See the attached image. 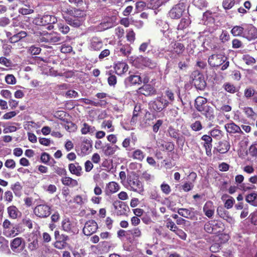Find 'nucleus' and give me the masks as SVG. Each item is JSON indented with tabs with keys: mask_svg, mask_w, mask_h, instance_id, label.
Instances as JSON below:
<instances>
[{
	"mask_svg": "<svg viewBox=\"0 0 257 257\" xmlns=\"http://www.w3.org/2000/svg\"><path fill=\"white\" fill-rule=\"evenodd\" d=\"M201 140L204 142L203 145L205 149L206 155L208 156H211L212 147L211 137L210 136L204 135L201 137Z\"/></svg>",
	"mask_w": 257,
	"mask_h": 257,
	"instance_id": "obj_14",
	"label": "nucleus"
},
{
	"mask_svg": "<svg viewBox=\"0 0 257 257\" xmlns=\"http://www.w3.org/2000/svg\"><path fill=\"white\" fill-rule=\"evenodd\" d=\"M5 81L8 84L14 85L16 83L17 80L13 74H8L5 77Z\"/></svg>",
	"mask_w": 257,
	"mask_h": 257,
	"instance_id": "obj_50",
	"label": "nucleus"
},
{
	"mask_svg": "<svg viewBox=\"0 0 257 257\" xmlns=\"http://www.w3.org/2000/svg\"><path fill=\"white\" fill-rule=\"evenodd\" d=\"M192 4L200 9L206 8L207 6V3L205 0H193Z\"/></svg>",
	"mask_w": 257,
	"mask_h": 257,
	"instance_id": "obj_42",
	"label": "nucleus"
},
{
	"mask_svg": "<svg viewBox=\"0 0 257 257\" xmlns=\"http://www.w3.org/2000/svg\"><path fill=\"white\" fill-rule=\"evenodd\" d=\"M242 37L249 41L257 38V29L252 25H244Z\"/></svg>",
	"mask_w": 257,
	"mask_h": 257,
	"instance_id": "obj_9",
	"label": "nucleus"
},
{
	"mask_svg": "<svg viewBox=\"0 0 257 257\" xmlns=\"http://www.w3.org/2000/svg\"><path fill=\"white\" fill-rule=\"evenodd\" d=\"M113 67L115 73L120 75L127 71L128 66L125 62L118 61L114 64Z\"/></svg>",
	"mask_w": 257,
	"mask_h": 257,
	"instance_id": "obj_16",
	"label": "nucleus"
},
{
	"mask_svg": "<svg viewBox=\"0 0 257 257\" xmlns=\"http://www.w3.org/2000/svg\"><path fill=\"white\" fill-rule=\"evenodd\" d=\"M41 48L35 46H32L29 48V51L32 55H38L41 52Z\"/></svg>",
	"mask_w": 257,
	"mask_h": 257,
	"instance_id": "obj_64",
	"label": "nucleus"
},
{
	"mask_svg": "<svg viewBox=\"0 0 257 257\" xmlns=\"http://www.w3.org/2000/svg\"><path fill=\"white\" fill-rule=\"evenodd\" d=\"M28 249L33 251L36 250L38 247V241L37 239L33 240L28 244Z\"/></svg>",
	"mask_w": 257,
	"mask_h": 257,
	"instance_id": "obj_62",
	"label": "nucleus"
},
{
	"mask_svg": "<svg viewBox=\"0 0 257 257\" xmlns=\"http://www.w3.org/2000/svg\"><path fill=\"white\" fill-rule=\"evenodd\" d=\"M242 59L247 65H252L255 63V59L247 54L243 55Z\"/></svg>",
	"mask_w": 257,
	"mask_h": 257,
	"instance_id": "obj_46",
	"label": "nucleus"
},
{
	"mask_svg": "<svg viewBox=\"0 0 257 257\" xmlns=\"http://www.w3.org/2000/svg\"><path fill=\"white\" fill-rule=\"evenodd\" d=\"M130 231L135 238L136 237H140L142 236L141 230L138 227L135 228Z\"/></svg>",
	"mask_w": 257,
	"mask_h": 257,
	"instance_id": "obj_60",
	"label": "nucleus"
},
{
	"mask_svg": "<svg viewBox=\"0 0 257 257\" xmlns=\"http://www.w3.org/2000/svg\"><path fill=\"white\" fill-rule=\"evenodd\" d=\"M201 112L203 114L205 115V116L207 118H208L209 119H212L214 117L212 110L209 109L208 107H205V111Z\"/></svg>",
	"mask_w": 257,
	"mask_h": 257,
	"instance_id": "obj_61",
	"label": "nucleus"
},
{
	"mask_svg": "<svg viewBox=\"0 0 257 257\" xmlns=\"http://www.w3.org/2000/svg\"><path fill=\"white\" fill-rule=\"evenodd\" d=\"M127 40L130 43H133L135 40V33L132 30H129L126 34Z\"/></svg>",
	"mask_w": 257,
	"mask_h": 257,
	"instance_id": "obj_57",
	"label": "nucleus"
},
{
	"mask_svg": "<svg viewBox=\"0 0 257 257\" xmlns=\"http://www.w3.org/2000/svg\"><path fill=\"white\" fill-rule=\"evenodd\" d=\"M27 34L24 31H21L20 32L14 35L10 38V41L12 43H16L20 41L21 39L26 37Z\"/></svg>",
	"mask_w": 257,
	"mask_h": 257,
	"instance_id": "obj_32",
	"label": "nucleus"
},
{
	"mask_svg": "<svg viewBox=\"0 0 257 257\" xmlns=\"http://www.w3.org/2000/svg\"><path fill=\"white\" fill-rule=\"evenodd\" d=\"M223 87L226 91L230 93H234L237 91V88L230 83H225L223 85Z\"/></svg>",
	"mask_w": 257,
	"mask_h": 257,
	"instance_id": "obj_44",
	"label": "nucleus"
},
{
	"mask_svg": "<svg viewBox=\"0 0 257 257\" xmlns=\"http://www.w3.org/2000/svg\"><path fill=\"white\" fill-rule=\"evenodd\" d=\"M20 232L21 231L19 227L17 225H14L8 229L4 230V235L8 237H14L19 234Z\"/></svg>",
	"mask_w": 257,
	"mask_h": 257,
	"instance_id": "obj_23",
	"label": "nucleus"
},
{
	"mask_svg": "<svg viewBox=\"0 0 257 257\" xmlns=\"http://www.w3.org/2000/svg\"><path fill=\"white\" fill-rule=\"evenodd\" d=\"M192 83L196 88L200 90L203 89L206 86L203 75L198 72H195L192 74Z\"/></svg>",
	"mask_w": 257,
	"mask_h": 257,
	"instance_id": "obj_10",
	"label": "nucleus"
},
{
	"mask_svg": "<svg viewBox=\"0 0 257 257\" xmlns=\"http://www.w3.org/2000/svg\"><path fill=\"white\" fill-rule=\"evenodd\" d=\"M249 154L252 157L257 156V143H255L250 146L249 149Z\"/></svg>",
	"mask_w": 257,
	"mask_h": 257,
	"instance_id": "obj_56",
	"label": "nucleus"
},
{
	"mask_svg": "<svg viewBox=\"0 0 257 257\" xmlns=\"http://www.w3.org/2000/svg\"><path fill=\"white\" fill-rule=\"evenodd\" d=\"M209 64L212 67H219L221 66L222 70H226L229 66V62L227 58L222 54H213L210 56L208 59Z\"/></svg>",
	"mask_w": 257,
	"mask_h": 257,
	"instance_id": "obj_2",
	"label": "nucleus"
},
{
	"mask_svg": "<svg viewBox=\"0 0 257 257\" xmlns=\"http://www.w3.org/2000/svg\"><path fill=\"white\" fill-rule=\"evenodd\" d=\"M102 127L107 128L108 132H113L114 131V127L112 125V121L110 120H104L102 123Z\"/></svg>",
	"mask_w": 257,
	"mask_h": 257,
	"instance_id": "obj_43",
	"label": "nucleus"
},
{
	"mask_svg": "<svg viewBox=\"0 0 257 257\" xmlns=\"http://www.w3.org/2000/svg\"><path fill=\"white\" fill-rule=\"evenodd\" d=\"M204 230L209 233H217L223 230L222 223L215 220H211L205 223Z\"/></svg>",
	"mask_w": 257,
	"mask_h": 257,
	"instance_id": "obj_5",
	"label": "nucleus"
},
{
	"mask_svg": "<svg viewBox=\"0 0 257 257\" xmlns=\"http://www.w3.org/2000/svg\"><path fill=\"white\" fill-rule=\"evenodd\" d=\"M201 23L204 25L207 26L208 30L211 31L215 29L214 19L212 16V13L209 11H206L203 14L201 20Z\"/></svg>",
	"mask_w": 257,
	"mask_h": 257,
	"instance_id": "obj_12",
	"label": "nucleus"
},
{
	"mask_svg": "<svg viewBox=\"0 0 257 257\" xmlns=\"http://www.w3.org/2000/svg\"><path fill=\"white\" fill-rule=\"evenodd\" d=\"M139 93L145 96H149L154 93V87L150 84H144L138 90Z\"/></svg>",
	"mask_w": 257,
	"mask_h": 257,
	"instance_id": "obj_24",
	"label": "nucleus"
},
{
	"mask_svg": "<svg viewBox=\"0 0 257 257\" xmlns=\"http://www.w3.org/2000/svg\"><path fill=\"white\" fill-rule=\"evenodd\" d=\"M169 102L163 97H158L155 100L149 103L150 107L157 112H161L166 108Z\"/></svg>",
	"mask_w": 257,
	"mask_h": 257,
	"instance_id": "obj_4",
	"label": "nucleus"
},
{
	"mask_svg": "<svg viewBox=\"0 0 257 257\" xmlns=\"http://www.w3.org/2000/svg\"><path fill=\"white\" fill-rule=\"evenodd\" d=\"M69 170L70 172L77 176L81 175L82 168L78 163H71L69 165Z\"/></svg>",
	"mask_w": 257,
	"mask_h": 257,
	"instance_id": "obj_28",
	"label": "nucleus"
},
{
	"mask_svg": "<svg viewBox=\"0 0 257 257\" xmlns=\"http://www.w3.org/2000/svg\"><path fill=\"white\" fill-rule=\"evenodd\" d=\"M243 111L248 117L254 119L256 117V113L251 107H247L243 109Z\"/></svg>",
	"mask_w": 257,
	"mask_h": 257,
	"instance_id": "obj_45",
	"label": "nucleus"
},
{
	"mask_svg": "<svg viewBox=\"0 0 257 257\" xmlns=\"http://www.w3.org/2000/svg\"><path fill=\"white\" fill-rule=\"evenodd\" d=\"M61 226L63 230L68 233L76 234L78 233L77 223L72 219L68 217L64 218L61 222Z\"/></svg>",
	"mask_w": 257,
	"mask_h": 257,
	"instance_id": "obj_3",
	"label": "nucleus"
},
{
	"mask_svg": "<svg viewBox=\"0 0 257 257\" xmlns=\"http://www.w3.org/2000/svg\"><path fill=\"white\" fill-rule=\"evenodd\" d=\"M126 180V183L124 184V186L128 190L139 194H142L144 192V185L135 174L131 173L128 175Z\"/></svg>",
	"mask_w": 257,
	"mask_h": 257,
	"instance_id": "obj_1",
	"label": "nucleus"
},
{
	"mask_svg": "<svg viewBox=\"0 0 257 257\" xmlns=\"http://www.w3.org/2000/svg\"><path fill=\"white\" fill-rule=\"evenodd\" d=\"M19 13L23 15H26L33 13L34 10L30 8H21L19 9Z\"/></svg>",
	"mask_w": 257,
	"mask_h": 257,
	"instance_id": "obj_63",
	"label": "nucleus"
},
{
	"mask_svg": "<svg viewBox=\"0 0 257 257\" xmlns=\"http://www.w3.org/2000/svg\"><path fill=\"white\" fill-rule=\"evenodd\" d=\"M224 126L227 132L230 134L240 133L242 132L240 127L233 122L227 123Z\"/></svg>",
	"mask_w": 257,
	"mask_h": 257,
	"instance_id": "obj_27",
	"label": "nucleus"
},
{
	"mask_svg": "<svg viewBox=\"0 0 257 257\" xmlns=\"http://www.w3.org/2000/svg\"><path fill=\"white\" fill-rule=\"evenodd\" d=\"M217 212L218 215L224 219H226L228 221H231L232 220V218L231 217H229L227 213V211H225L223 208L222 207H218L217 209Z\"/></svg>",
	"mask_w": 257,
	"mask_h": 257,
	"instance_id": "obj_36",
	"label": "nucleus"
},
{
	"mask_svg": "<svg viewBox=\"0 0 257 257\" xmlns=\"http://www.w3.org/2000/svg\"><path fill=\"white\" fill-rule=\"evenodd\" d=\"M142 82L141 77L137 75H131L125 78L124 83L126 86H132L136 84H140Z\"/></svg>",
	"mask_w": 257,
	"mask_h": 257,
	"instance_id": "obj_17",
	"label": "nucleus"
},
{
	"mask_svg": "<svg viewBox=\"0 0 257 257\" xmlns=\"http://www.w3.org/2000/svg\"><path fill=\"white\" fill-rule=\"evenodd\" d=\"M119 189L120 186L118 183L111 181L106 184L104 191L106 196H110L117 192Z\"/></svg>",
	"mask_w": 257,
	"mask_h": 257,
	"instance_id": "obj_13",
	"label": "nucleus"
},
{
	"mask_svg": "<svg viewBox=\"0 0 257 257\" xmlns=\"http://www.w3.org/2000/svg\"><path fill=\"white\" fill-rule=\"evenodd\" d=\"M103 46L102 41L98 38L93 37L90 41L89 48L91 50L98 51Z\"/></svg>",
	"mask_w": 257,
	"mask_h": 257,
	"instance_id": "obj_18",
	"label": "nucleus"
},
{
	"mask_svg": "<svg viewBox=\"0 0 257 257\" xmlns=\"http://www.w3.org/2000/svg\"><path fill=\"white\" fill-rule=\"evenodd\" d=\"M19 111H12L8 112L6 113L2 117L3 119H10L12 118L15 117L18 113Z\"/></svg>",
	"mask_w": 257,
	"mask_h": 257,
	"instance_id": "obj_53",
	"label": "nucleus"
},
{
	"mask_svg": "<svg viewBox=\"0 0 257 257\" xmlns=\"http://www.w3.org/2000/svg\"><path fill=\"white\" fill-rule=\"evenodd\" d=\"M53 164L51 162L49 163V165L53 167V170L58 175L60 176L65 175L66 174V170L63 168H60L58 167L57 166H55L54 165V163H56L54 159H52Z\"/></svg>",
	"mask_w": 257,
	"mask_h": 257,
	"instance_id": "obj_34",
	"label": "nucleus"
},
{
	"mask_svg": "<svg viewBox=\"0 0 257 257\" xmlns=\"http://www.w3.org/2000/svg\"><path fill=\"white\" fill-rule=\"evenodd\" d=\"M62 183L65 186L74 187L78 185V182L76 180L69 177H65L61 179Z\"/></svg>",
	"mask_w": 257,
	"mask_h": 257,
	"instance_id": "obj_30",
	"label": "nucleus"
},
{
	"mask_svg": "<svg viewBox=\"0 0 257 257\" xmlns=\"http://www.w3.org/2000/svg\"><path fill=\"white\" fill-rule=\"evenodd\" d=\"M230 39V36L228 33L226 31H223L220 35V40L222 42L225 43L228 41Z\"/></svg>",
	"mask_w": 257,
	"mask_h": 257,
	"instance_id": "obj_58",
	"label": "nucleus"
},
{
	"mask_svg": "<svg viewBox=\"0 0 257 257\" xmlns=\"http://www.w3.org/2000/svg\"><path fill=\"white\" fill-rule=\"evenodd\" d=\"M137 61L142 65L151 69L156 66V62L148 57L140 56L137 58Z\"/></svg>",
	"mask_w": 257,
	"mask_h": 257,
	"instance_id": "obj_19",
	"label": "nucleus"
},
{
	"mask_svg": "<svg viewBox=\"0 0 257 257\" xmlns=\"http://www.w3.org/2000/svg\"><path fill=\"white\" fill-rule=\"evenodd\" d=\"M207 99L203 97H198L195 100V107L199 111H204Z\"/></svg>",
	"mask_w": 257,
	"mask_h": 257,
	"instance_id": "obj_26",
	"label": "nucleus"
},
{
	"mask_svg": "<svg viewBox=\"0 0 257 257\" xmlns=\"http://www.w3.org/2000/svg\"><path fill=\"white\" fill-rule=\"evenodd\" d=\"M191 128L194 131H199L202 130V126L201 123L199 121H195L191 124Z\"/></svg>",
	"mask_w": 257,
	"mask_h": 257,
	"instance_id": "obj_54",
	"label": "nucleus"
},
{
	"mask_svg": "<svg viewBox=\"0 0 257 257\" xmlns=\"http://www.w3.org/2000/svg\"><path fill=\"white\" fill-rule=\"evenodd\" d=\"M119 149V148L117 146H112L109 144H106L102 148V152L106 156H112Z\"/></svg>",
	"mask_w": 257,
	"mask_h": 257,
	"instance_id": "obj_20",
	"label": "nucleus"
},
{
	"mask_svg": "<svg viewBox=\"0 0 257 257\" xmlns=\"http://www.w3.org/2000/svg\"><path fill=\"white\" fill-rule=\"evenodd\" d=\"M244 26H235L231 30V34L234 36H242L244 32Z\"/></svg>",
	"mask_w": 257,
	"mask_h": 257,
	"instance_id": "obj_37",
	"label": "nucleus"
},
{
	"mask_svg": "<svg viewBox=\"0 0 257 257\" xmlns=\"http://www.w3.org/2000/svg\"><path fill=\"white\" fill-rule=\"evenodd\" d=\"M188 43L187 50L189 54L194 53V49L196 47L195 40L192 37H187L184 40Z\"/></svg>",
	"mask_w": 257,
	"mask_h": 257,
	"instance_id": "obj_29",
	"label": "nucleus"
},
{
	"mask_svg": "<svg viewBox=\"0 0 257 257\" xmlns=\"http://www.w3.org/2000/svg\"><path fill=\"white\" fill-rule=\"evenodd\" d=\"M178 213L179 215L185 218H189L192 215L191 210L186 208L179 209Z\"/></svg>",
	"mask_w": 257,
	"mask_h": 257,
	"instance_id": "obj_41",
	"label": "nucleus"
},
{
	"mask_svg": "<svg viewBox=\"0 0 257 257\" xmlns=\"http://www.w3.org/2000/svg\"><path fill=\"white\" fill-rule=\"evenodd\" d=\"M98 229L97 223L93 220L87 221L83 228V233L87 236H89L95 233Z\"/></svg>",
	"mask_w": 257,
	"mask_h": 257,
	"instance_id": "obj_11",
	"label": "nucleus"
},
{
	"mask_svg": "<svg viewBox=\"0 0 257 257\" xmlns=\"http://www.w3.org/2000/svg\"><path fill=\"white\" fill-rule=\"evenodd\" d=\"M10 247L12 251L16 253L21 252L25 247V243L22 237H16L11 240Z\"/></svg>",
	"mask_w": 257,
	"mask_h": 257,
	"instance_id": "obj_6",
	"label": "nucleus"
},
{
	"mask_svg": "<svg viewBox=\"0 0 257 257\" xmlns=\"http://www.w3.org/2000/svg\"><path fill=\"white\" fill-rule=\"evenodd\" d=\"M132 157L139 161H142L145 158L144 153L140 149H137L132 153Z\"/></svg>",
	"mask_w": 257,
	"mask_h": 257,
	"instance_id": "obj_35",
	"label": "nucleus"
},
{
	"mask_svg": "<svg viewBox=\"0 0 257 257\" xmlns=\"http://www.w3.org/2000/svg\"><path fill=\"white\" fill-rule=\"evenodd\" d=\"M50 19H51V15H44L40 18V22L38 24L42 26L50 24V22L51 21Z\"/></svg>",
	"mask_w": 257,
	"mask_h": 257,
	"instance_id": "obj_48",
	"label": "nucleus"
},
{
	"mask_svg": "<svg viewBox=\"0 0 257 257\" xmlns=\"http://www.w3.org/2000/svg\"><path fill=\"white\" fill-rule=\"evenodd\" d=\"M240 0H223L222 5L225 9H230L234 5L235 1L239 2Z\"/></svg>",
	"mask_w": 257,
	"mask_h": 257,
	"instance_id": "obj_47",
	"label": "nucleus"
},
{
	"mask_svg": "<svg viewBox=\"0 0 257 257\" xmlns=\"http://www.w3.org/2000/svg\"><path fill=\"white\" fill-rule=\"evenodd\" d=\"M87 202V197L85 195H76L73 199V202L79 205H82Z\"/></svg>",
	"mask_w": 257,
	"mask_h": 257,
	"instance_id": "obj_38",
	"label": "nucleus"
},
{
	"mask_svg": "<svg viewBox=\"0 0 257 257\" xmlns=\"http://www.w3.org/2000/svg\"><path fill=\"white\" fill-rule=\"evenodd\" d=\"M245 201L250 205L257 207V191H253L245 196Z\"/></svg>",
	"mask_w": 257,
	"mask_h": 257,
	"instance_id": "obj_25",
	"label": "nucleus"
},
{
	"mask_svg": "<svg viewBox=\"0 0 257 257\" xmlns=\"http://www.w3.org/2000/svg\"><path fill=\"white\" fill-rule=\"evenodd\" d=\"M203 211L205 215L208 218H212L214 214L215 206L211 201H207L203 207Z\"/></svg>",
	"mask_w": 257,
	"mask_h": 257,
	"instance_id": "obj_15",
	"label": "nucleus"
},
{
	"mask_svg": "<svg viewBox=\"0 0 257 257\" xmlns=\"http://www.w3.org/2000/svg\"><path fill=\"white\" fill-rule=\"evenodd\" d=\"M80 131L82 135L89 134L90 135H93L96 132V129L94 126L84 122L81 124Z\"/></svg>",
	"mask_w": 257,
	"mask_h": 257,
	"instance_id": "obj_22",
	"label": "nucleus"
},
{
	"mask_svg": "<svg viewBox=\"0 0 257 257\" xmlns=\"http://www.w3.org/2000/svg\"><path fill=\"white\" fill-rule=\"evenodd\" d=\"M132 50L131 47L128 45H121L119 48L120 53L122 55L127 56L131 53Z\"/></svg>",
	"mask_w": 257,
	"mask_h": 257,
	"instance_id": "obj_39",
	"label": "nucleus"
},
{
	"mask_svg": "<svg viewBox=\"0 0 257 257\" xmlns=\"http://www.w3.org/2000/svg\"><path fill=\"white\" fill-rule=\"evenodd\" d=\"M185 10V6L183 3H179L174 6L169 12V16L173 19H178L181 18Z\"/></svg>",
	"mask_w": 257,
	"mask_h": 257,
	"instance_id": "obj_8",
	"label": "nucleus"
},
{
	"mask_svg": "<svg viewBox=\"0 0 257 257\" xmlns=\"http://www.w3.org/2000/svg\"><path fill=\"white\" fill-rule=\"evenodd\" d=\"M7 210L9 216L13 219L17 218L20 214L18 208L14 205L9 206Z\"/></svg>",
	"mask_w": 257,
	"mask_h": 257,
	"instance_id": "obj_33",
	"label": "nucleus"
},
{
	"mask_svg": "<svg viewBox=\"0 0 257 257\" xmlns=\"http://www.w3.org/2000/svg\"><path fill=\"white\" fill-rule=\"evenodd\" d=\"M62 40V37L57 33H49V43L51 44H58Z\"/></svg>",
	"mask_w": 257,
	"mask_h": 257,
	"instance_id": "obj_31",
	"label": "nucleus"
},
{
	"mask_svg": "<svg viewBox=\"0 0 257 257\" xmlns=\"http://www.w3.org/2000/svg\"><path fill=\"white\" fill-rule=\"evenodd\" d=\"M58 30L64 34H67L70 30L69 27L62 23L58 24Z\"/></svg>",
	"mask_w": 257,
	"mask_h": 257,
	"instance_id": "obj_51",
	"label": "nucleus"
},
{
	"mask_svg": "<svg viewBox=\"0 0 257 257\" xmlns=\"http://www.w3.org/2000/svg\"><path fill=\"white\" fill-rule=\"evenodd\" d=\"M171 51L178 55L183 53L185 50L184 45L179 42H173L170 44Z\"/></svg>",
	"mask_w": 257,
	"mask_h": 257,
	"instance_id": "obj_21",
	"label": "nucleus"
},
{
	"mask_svg": "<svg viewBox=\"0 0 257 257\" xmlns=\"http://www.w3.org/2000/svg\"><path fill=\"white\" fill-rule=\"evenodd\" d=\"M161 189L162 191L166 195L169 194L171 191V189L170 186L168 184L165 183H163L161 184Z\"/></svg>",
	"mask_w": 257,
	"mask_h": 257,
	"instance_id": "obj_59",
	"label": "nucleus"
},
{
	"mask_svg": "<svg viewBox=\"0 0 257 257\" xmlns=\"http://www.w3.org/2000/svg\"><path fill=\"white\" fill-rule=\"evenodd\" d=\"M34 214L40 218H46L51 213L50 207L46 204L37 205L34 209Z\"/></svg>",
	"mask_w": 257,
	"mask_h": 257,
	"instance_id": "obj_7",
	"label": "nucleus"
},
{
	"mask_svg": "<svg viewBox=\"0 0 257 257\" xmlns=\"http://www.w3.org/2000/svg\"><path fill=\"white\" fill-rule=\"evenodd\" d=\"M22 186L19 182H16L11 187V189L14 191L16 195H19L22 190Z\"/></svg>",
	"mask_w": 257,
	"mask_h": 257,
	"instance_id": "obj_49",
	"label": "nucleus"
},
{
	"mask_svg": "<svg viewBox=\"0 0 257 257\" xmlns=\"http://www.w3.org/2000/svg\"><path fill=\"white\" fill-rule=\"evenodd\" d=\"M16 162L13 159H8L5 163V166L10 169H14L16 167Z\"/></svg>",
	"mask_w": 257,
	"mask_h": 257,
	"instance_id": "obj_55",
	"label": "nucleus"
},
{
	"mask_svg": "<svg viewBox=\"0 0 257 257\" xmlns=\"http://www.w3.org/2000/svg\"><path fill=\"white\" fill-rule=\"evenodd\" d=\"M211 137H213L216 140H220L223 136L222 133L220 130L214 128L209 132Z\"/></svg>",
	"mask_w": 257,
	"mask_h": 257,
	"instance_id": "obj_40",
	"label": "nucleus"
},
{
	"mask_svg": "<svg viewBox=\"0 0 257 257\" xmlns=\"http://www.w3.org/2000/svg\"><path fill=\"white\" fill-rule=\"evenodd\" d=\"M255 94V90L251 87L246 88L244 90V96L248 99L251 97L253 96Z\"/></svg>",
	"mask_w": 257,
	"mask_h": 257,
	"instance_id": "obj_52",
	"label": "nucleus"
}]
</instances>
